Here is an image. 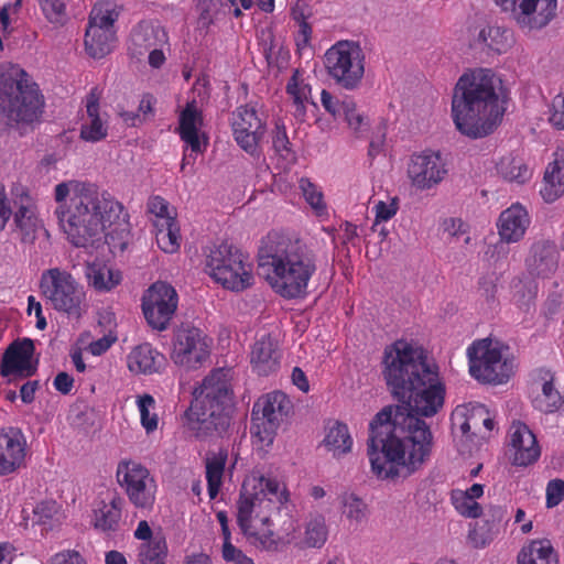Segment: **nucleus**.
<instances>
[{
	"label": "nucleus",
	"instance_id": "obj_1",
	"mask_svg": "<svg viewBox=\"0 0 564 564\" xmlns=\"http://www.w3.org/2000/svg\"><path fill=\"white\" fill-rule=\"evenodd\" d=\"M383 365L388 387L411 411L384 408L369 424L371 470L384 480L409 477L430 460L434 437L417 415L437 414L444 406L446 388L436 364L405 340L386 348Z\"/></svg>",
	"mask_w": 564,
	"mask_h": 564
},
{
	"label": "nucleus",
	"instance_id": "obj_2",
	"mask_svg": "<svg viewBox=\"0 0 564 564\" xmlns=\"http://www.w3.org/2000/svg\"><path fill=\"white\" fill-rule=\"evenodd\" d=\"M54 199L61 229L76 248L87 249L101 241L107 226H115L112 232L121 237L127 235L122 205L93 184L62 182L54 188Z\"/></svg>",
	"mask_w": 564,
	"mask_h": 564
},
{
	"label": "nucleus",
	"instance_id": "obj_3",
	"mask_svg": "<svg viewBox=\"0 0 564 564\" xmlns=\"http://www.w3.org/2000/svg\"><path fill=\"white\" fill-rule=\"evenodd\" d=\"M258 264L271 289L286 300L304 299L317 269L315 256L304 242L276 230L261 239Z\"/></svg>",
	"mask_w": 564,
	"mask_h": 564
},
{
	"label": "nucleus",
	"instance_id": "obj_4",
	"mask_svg": "<svg viewBox=\"0 0 564 564\" xmlns=\"http://www.w3.org/2000/svg\"><path fill=\"white\" fill-rule=\"evenodd\" d=\"M501 85L489 68H475L459 77L452 97V118L462 134L484 138L499 126L505 112L499 97Z\"/></svg>",
	"mask_w": 564,
	"mask_h": 564
},
{
	"label": "nucleus",
	"instance_id": "obj_5",
	"mask_svg": "<svg viewBox=\"0 0 564 564\" xmlns=\"http://www.w3.org/2000/svg\"><path fill=\"white\" fill-rule=\"evenodd\" d=\"M290 501L291 494L284 481L260 471L246 476L237 501V523L253 546L261 533L272 527L273 512Z\"/></svg>",
	"mask_w": 564,
	"mask_h": 564
},
{
	"label": "nucleus",
	"instance_id": "obj_6",
	"mask_svg": "<svg viewBox=\"0 0 564 564\" xmlns=\"http://www.w3.org/2000/svg\"><path fill=\"white\" fill-rule=\"evenodd\" d=\"M232 390L229 370L217 369L194 392L185 413L186 426L196 437L224 433L230 424Z\"/></svg>",
	"mask_w": 564,
	"mask_h": 564
},
{
	"label": "nucleus",
	"instance_id": "obj_7",
	"mask_svg": "<svg viewBox=\"0 0 564 564\" xmlns=\"http://www.w3.org/2000/svg\"><path fill=\"white\" fill-rule=\"evenodd\" d=\"M0 106L21 133L40 119L42 97L36 84L31 82L26 72L19 65H0Z\"/></svg>",
	"mask_w": 564,
	"mask_h": 564
},
{
	"label": "nucleus",
	"instance_id": "obj_8",
	"mask_svg": "<svg viewBox=\"0 0 564 564\" xmlns=\"http://www.w3.org/2000/svg\"><path fill=\"white\" fill-rule=\"evenodd\" d=\"M470 376L482 383L502 384L514 371L508 347L499 340L482 338L473 341L466 350Z\"/></svg>",
	"mask_w": 564,
	"mask_h": 564
},
{
	"label": "nucleus",
	"instance_id": "obj_9",
	"mask_svg": "<svg viewBox=\"0 0 564 564\" xmlns=\"http://www.w3.org/2000/svg\"><path fill=\"white\" fill-rule=\"evenodd\" d=\"M206 267L210 276L229 291L242 292L254 283L249 257L231 243L221 242L210 249Z\"/></svg>",
	"mask_w": 564,
	"mask_h": 564
},
{
	"label": "nucleus",
	"instance_id": "obj_10",
	"mask_svg": "<svg viewBox=\"0 0 564 564\" xmlns=\"http://www.w3.org/2000/svg\"><path fill=\"white\" fill-rule=\"evenodd\" d=\"M44 299L58 312L79 318L86 312V292L75 278L58 268L46 270L40 280Z\"/></svg>",
	"mask_w": 564,
	"mask_h": 564
},
{
	"label": "nucleus",
	"instance_id": "obj_11",
	"mask_svg": "<svg viewBox=\"0 0 564 564\" xmlns=\"http://www.w3.org/2000/svg\"><path fill=\"white\" fill-rule=\"evenodd\" d=\"M324 57L326 70L337 85L349 90L360 85L366 55L359 43L338 41L326 51Z\"/></svg>",
	"mask_w": 564,
	"mask_h": 564
},
{
	"label": "nucleus",
	"instance_id": "obj_12",
	"mask_svg": "<svg viewBox=\"0 0 564 564\" xmlns=\"http://www.w3.org/2000/svg\"><path fill=\"white\" fill-rule=\"evenodd\" d=\"M119 14V7L111 0H100L91 9L84 44L93 58H102L113 50L117 41L115 23Z\"/></svg>",
	"mask_w": 564,
	"mask_h": 564
},
{
	"label": "nucleus",
	"instance_id": "obj_13",
	"mask_svg": "<svg viewBox=\"0 0 564 564\" xmlns=\"http://www.w3.org/2000/svg\"><path fill=\"white\" fill-rule=\"evenodd\" d=\"M290 399L281 391H274L261 397L252 409L251 433L260 442L270 444L289 414Z\"/></svg>",
	"mask_w": 564,
	"mask_h": 564
},
{
	"label": "nucleus",
	"instance_id": "obj_14",
	"mask_svg": "<svg viewBox=\"0 0 564 564\" xmlns=\"http://www.w3.org/2000/svg\"><path fill=\"white\" fill-rule=\"evenodd\" d=\"M523 31H540L556 17L557 0H495Z\"/></svg>",
	"mask_w": 564,
	"mask_h": 564
},
{
	"label": "nucleus",
	"instance_id": "obj_15",
	"mask_svg": "<svg viewBox=\"0 0 564 564\" xmlns=\"http://www.w3.org/2000/svg\"><path fill=\"white\" fill-rule=\"evenodd\" d=\"M212 343L199 328L182 327L174 334L171 359L186 370L198 369L208 360Z\"/></svg>",
	"mask_w": 564,
	"mask_h": 564
},
{
	"label": "nucleus",
	"instance_id": "obj_16",
	"mask_svg": "<svg viewBox=\"0 0 564 564\" xmlns=\"http://www.w3.org/2000/svg\"><path fill=\"white\" fill-rule=\"evenodd\" d=\"M202 111L195 100L187 102L178 116V134L185 148L181 162V171L185 172L187 165H193L196 158L203 154L209 144V137L203 129Z\"/></svg>",
	"mask_w": 564,
	"mask_h": 564
},
{
	"label": "nucleus",
	"instance_id": "obj_17",
	"mask_svg": "<svg viewBox=\"0 0 564 564\" xmlns=\"http://www.w3.org/2000/svg\"><path fill=\"white\" fill-rule=\"evenodd\" d=\"M117 480L130 502L137 508H150L155 501L156 484L140 463L126 460L118 464Z\"/></svg>",
	"mask_w": 564,
	"mask_h": 564
},
{
	"label": "nucleus",
	"instance_id": "obj_18",
	"mask_svg": "<svg viewBox=\"0 0 564 564\" xmlns=\"http://www.w3.org/2000/svg\"><path fill=\"white\" fill-rule=\"evenodd\" d=\"M232 135L237 144L248 154L257 155L267 132L265 118L257 105L238 107L231 118Z\"/></svg>",
	"mask_w": 564,
	"mask_h": 564
},
{
	"label": "nucleus",
	"instance_id": "obj_19",
	"mask_svg": "<svg viewBox=\"0 0 564 564\" xmlns=\"http://www.w3.org/2000/svg\"><path fill=\"white\" fill-rule=\"evenodd\" d=\"M448 169L440 152L425 150L410 155L406 177L416 191H430L447 176Z\"/></svg>",
	"mask_w": 564,
	"mask_h": 564
},
{
	"label": "nucleus",
	"instance_id": "obj_20",
	"mask_svg": "<svg viewBox=\"0 0 564 564\" xmlns=\"http://www.w3.org/2000/svg\"><path fill=\"white\" fill-rule=\"evenodd\" d=\"M178 296L175 289L165 282H155L142 296V311L149 325L164 330L177 308Z\"/></svg>",
	"mask_w": 564,
	"mask_h": 564
},
{
	"label": "nucleus",
	"instance_id": "obj_21",
	"mask_svg": "<svg viewBox=\"0 0 564 564\" xmlns=\"http://www.w3.org/2000/svg\"><path fill=\"white\" fill-rule=\"evenodd\" d=\"M12 194L15 207L12 215L19 240L23 245H33L41 232H46L36 202L24 187L17 188Z\"/></svg>",
	"mask_w": 564,
	"mask_h": 564
},
{
	"label": "nucleus",
	"instance_id": "obj_22",
	"mask_svg": "<svg viewBox=\"0 0 564 564\" xmlns=\"http://www.w3.org/2000/svg\"><path fill=\"white\" fill-rule=\"evenodd\" d=\"M28 443L17 427L0 429V477L17 473L25 467Z\"/></svg>",
	"mask_w": 564,
	"mask_h": 564
},
{
	"label": "nucleus",
	"instance_id": "obj_23",
	"mask_svg": "<svg viewBox=\"0 0 564 564\" xmlns=\"http://www.w3.org/2000/svg\"><path fill=\"white\" fill-rule=\"evenodd\" d=\"M558 263L557 247L549 239L534 241L524 260L525 270L533 279H551L556 273Z\"/></svg>",
	"mask_w": 564,
	"mask_h": 564
},
{
	"label": "nucleus",
	"instance_id": "obj_24",
	"mask_svg": "<svg viewBox=\"0 0 564 564\" xmlns=\"http://www.w3.org/2000/svg\"><path fill=\"white\" fill-rule=\"evenodd\" d=\"M34 345L31 339L15 340L6 350L0 373L3 377L26 378L36 370L33 360Z\"/></svg>",
	"mask_w": 564,
	"mask_h": 564
},
{
	"label": "nucleus",
	"instance_id": "obj_25",
	"mask_svg": "<svg viewBox=\"0 0 564 564\" xmlns=\"http://www.w3.org/2000/svg\"><path fill=\"white\" fill-rule=\"evenodd\" d=\"M512 463L528 466L540 457L541 451L536 437L529 426L522 422H513L508 432Z\"/></svg>",
	"mask_w": 564,
	"mask_h": 564
},
{
	"label": "nucleus",
	"instance_id": "obj_26",
	"mask_svg": "<svg viewBox=\"0 0 564 564\" xmlns=\"http://www.w3.org/2000/svg\"><path fill=\"white\" fill-rule=\"evenodd\" d=\"M531 223L528 210L520 203H514L505 209L497 221L500 240L506 243L520 241Z\"/></svg>",
	"mask_w": 564,
	"mask_h": 564
},
{
	"label": "nucleus",
	"instance_id": "obj_27",
	"mask_svg": "<svg viewBox=\"0 0 564 564\" xmlns=\"http://www.w3.org/2000/svg\"><path fill=\"white\" fill-rule=\"evenodd\" d=\"M86 115L80 124L79 138L83 141L96 143L108 135V120L101 116L99 108V95L93 89L85 100Z\"/></svg>",
	"mask_w": 564,
	"mask_h": 564
},
{
	"label": "nucleus",
	"instance_id": "obj_28",
	"mask_svg": "<svg viewBox=\"0 0 564 564\" xmlns=\"http://www.w3.org/2000/svg\"><path fill=\"white\" fill-rule=\"evenodd\" d=\"M169 43L166 31L152 22H141L131 31L128 51L133 57H141L155 46H165Z\"/></svg>",
	"mask_w": 564,
	"mask_h": 564
},
{
	"label": "nucleus",
	"instance_id": "obj_29",
	"mask_svg": "<svg viewBox=\"0 0 564 564\" xmlns=\"http://www.w3.org/2000/svg\"><path fill=\"white\" fill-rule=\"evenodd\" d=\"M127 367L134 375L151 376L165 369L166 358L152 345L144 343L128 354Z\"/></svg>",
	"mask_w": 564,
	"mask_h": 564
},
{
	"label": "nucleus",
	"instance_id": "obj_30",
	"mask_svg": "<svg viewBox=\"0 0 564 564\" xmlns=\"http://www.w3.org/2000/svg\"><path fill=\"white\" fill-rule=\"evenodd\" d=\"M280 358L278 344L270 335L260 337L251 347L250 364L260 376L275 372L280 367Z\"/></svg>",
	"mask_w": 564,
	"mask_h": 564
},
{
	"label": "nucleus",
	"instance_id": "obj_31",
	"mask_svg": "<svg viewBox=\"0 0 564 564\" xmlns=\"http://www.w3.org/2000/svg\"><path fill=\"white\" fill-rule=\"evenodd\" d=\"M302 533L296 520H289L283 523L281 534L276 535L272 527L268 528L261 538L256 542V549L267 552H279L286 545H294L301 549Z\"/></svg>",
	"mask_w": 564,
	"mask_h": 564
},
{
	"label": "nucleus",
	"instance_id": "obj_32",
	"mask_svg": "<svg viewBox=\"0 0 564 564\" xmlns=\"http://www.w3.org/2000/svg\"><path fill=\"white\" fill-rule=\"evenodd\" d=\"M540 194L546 203H553L564 195V149H557L546 165Z\"/></svg>",
	"mask_w": 564,
	"mask_h": 564
},
{
	"label": "nucleus",
	"instance_id": "obj_33",
	"mask_svg": "<svg viewBox=\"0 0 564 564\" xmlns=\"http://www.w3.org/2000/svg\"><path fill=\"white\" fill-rule=\"evenodd\" d=\"M85 276L88 286L99 293H108L121 284L122 272L112 264L102 261L87 263Z\"/></svg>",
	"mask_w": 564,
	"mask_h": 564
},
{
	"label": "nucleus",
	"instance_id": "obj_34",
	"mask_svg": "<svg viewBox=\"0 0 564 564\" xmlns=\"http://www.w3.org/2000/svg\"><path fill=\"white\" fill-rule=\"evenodd\" d=\"M514 43L511 30L496 25L482 24L478 28L474 44L482 50H489L497 54L508 52Z\"/></svg>",
	"mask_w": 564,
	"mask_h": 564
},
{
	"label": "nucleus",
	"instance_id": "obj_35",
	"mask_svg": "<svg viewBox=\"0 0 564 564\" xmlns=\"http://www.w3.org/2000/svg\"><path fill=\"white\" fill-rule=\"evenodd\" d=\"M517 564H560L558 554L549 539L528 541L517 555Z\"/></svg>",
	"mask_w": 564,
	"mask_h": 564
},
{
	"label": "nucleus",
	"instance_id": "obj_36",
	"mask_svg": "<svg viewBox=\"0 0 564 564\" xmlns=\"http://www.w3.org/2000/svg\"><path fill=\"white\" fill-rule=\"evenodd\" d=\"M487 408L480 403H468L456 406L452 413V425L458 429L463 435L481 431V423Z\"/></svg>",
	"mask_w": 564,
	"mask_h": 564
},
{
	"label": "nucleus",
	"instance_id": "obj_37",
	"mask_svg": "<svg viewBox=\"0 0 564 564\" xmlns=\"http://www.w3.org/2000/svg\"><path fill=\"white\" fill-rule=\"evenodd\" d=\"M286 94L294 107V116L300 120L306 115V107L312 101V88L304 77V73L295 69L286 84Z\"/></svg>",
	"mask_w": 564,
	"mask_h": 564
},
{
	"label": "nucleus",
	"instance_id": "obj_38",
	"mask_svg": "<svg viewBox=\"0 0 564 564\" xmlns=\"http://www.w3.org/2000/svg\"><path fill=\"white\" fill-rule=\"evenodd\" d=\"M352 437L349 429L345 423L334 421L329 422L325 427L323 446L334 457H341L348 454L352 448Z\"/></svg>",
	"mask_w": 564,
	"mask_h": 564
},
{
	"label": "nucleus",
	"instance_id": "obj_39",
	"mask_svg": "<svg viewBox=\"0 0 564 564\" xmlns=\"http://www.w3.org/2000/svg\"><path fill=\"white\" fill-rule=\"evenodd\" d=\"M497 173L507 182L522 185L532 178L533 172L518 155L502 156L496 165Z\"/></svg>",
	"mask_w": 564,
	"mask_h": 564
},
{
	"label": "nucleus",
	"instance_id": "obj_40",
	"mask_svg": "<svg viewBox=\"0 0 564 564\" xmlns=\"http://www.w3.org/2000/svg\"><path fill=\"white\" fill-rule=\"evenodd\" d=\"M227 458L228 453L225 449L210 453L206 457V480L210 499H215L220 491Z\"/></svg>",
	"mask_w": 564,
	"mask_h": 564
},
{
	"label": "nucleus",
	"instance_id": "obj_41",
	"mask_svg": "<svg viewBox=\"0 0 564 564\" xmlns=\"http://www.w3.org/2000/svg\"><path fill=\"white\" fill-rule=\"evenodd\" d=\"M328 528L325 517L319 513L310 514L305 522L304 533L301 539V549H321L327 541Z\"/></svg>",
	"mask_w": 564,
	"mask_h": 564
},
{
	"label": "nucleus",
	"instance_id": "obj_42",
	"mask_svg": "<svg viewBox=\"0 0 564 564\" xmlns=\"http://www.w3.org/2000/svg\"><path fill=\"white\" fill-rule=\"evenodd\" d=\"M64 512L54 500H43L33 509V523L42 527L43 531L52 530L62 524Z\"/></svg>",
	"mask_w": 564,
	"mask_h": 564
},
{
	"label": "nucleus",
	"instance_id": "obj_43",
	"mask_svg": "<svg viewBox=\"0 0 564 564\" xmlns=\"http://www.w3.org/2000/svg\"><path fill=\"white\" fill-rule=\"evenodd\" d=\"M538 284L531 276H518L511 282V301L522 311H529L534 304Z\"/></svg>",
	"mask_w": 564,
	"mask_h": 564
},
{
	"label": "nucleus",
	"instance_id": "obj_44",
	"mask_svg": "<svg viewBox=\"0 0 564 564\" xmlns=\"http://www.w3.org/2000/svg\"><path fill=\"white\" fill-rule=\"evenodd\" d=\"M121 519V500L112 499L109 502L101 501L94 511V527L101 531H113Z\"/></svg>",
	"mask_w": 564,
	"mask_h": 564
},
{
	"label": "nucleus",
	"instance_id": "obj_45",
	"mask_svg": "<svg viewBox=\"0 0 564 564\" xmlns=\"http://www.w3.org/2000/svg\"><path fill=\"white\" fill-rule=\"evenodd\" d=\"M543 379L544 381L541 387V392L534 398L533 405L541 412L553 413L561 408L563 399L553 386L552 375L546 372Z\"/></svg>",
	"mask_w": 564,
	"mask_h": 564
},
{
	"label": "nucleus",
	"instance_id": "obj_46",
	"mask_svg": "<svg viewBox=\"0 0 564 564\" xmlns=\"http://www.w3.org/2000/svg\"><path fill=\"white\" fill-rule=\"evenodd\" d=\"M299 189L304 200L316 216L322 217L327 215V204L323 191L317 184L313 183L307 177H302L299 180Z\"/></svg>",
	"mask_w": 564,
	"mask_h": 564
},
{
	"label": "nucleus",
	"instance_id": "obj_47",
	"mask_svg": "<svg viewBox=\"0 0 564 564\" xmlns=\"http://www.w3.org/2000/svg\"><path fill=\"white\" fill-rule=\"evenodd\" d=\"M341 514L350 523H361L368 517V507L365 501L352 492H344L339 497Z\"/></svg>",
	"mask_w": 564,
	"mask_h": 564
},
{
	"label": "nucleus",
	"instance_id": "obj_48",
	"mask_svg": "<svg viewBox=\"0 0 564 564\" xmlns=\"http://www.w3.org/2000/svg\"><path fill=\"white\" fill-rule=\"evenodd\" d=\"M167 545L163 538H154L139 546L138 561L140 564H165Z\"/></svg>",
	"mask_w": 564,
	"mask_h": 564
},
{
	"label": "nucleus",
	"instance_id": "obj_49",
	"mask_svg": "<svg viewBox=\"0 0 564 564\" xmlns=\"http://www.w3.org/2000/svg\"><path fill=\"white\" fill-rule=\"evenodd\" d=\"M155 239L159 248L165 253H174L181 247L180 226L177 221L155 227Z\"/></svg>",
	"mask_w": 564,
	"mask_h": 564
},
{
	"label": "nucleus",
	"instance_id": "obj_50",
	"mask_svg": "<svg viewBox=\"0 0 564 564\" xmlns=\"http://www.w3.org/2000/svg\"><path fill=\"white\" fill-rule=\"evenodd\" d=\"M135 404L140 413L142 427L148 434L154 432L159 425V416L154 412L156 404L154 398L149 393L138 395Z\"/></svg>",
	"mask_w": 564,
	"mask_h": 564
},
{
	"label": "nucleus",
	"instance_id": "obj_51",
	"mask_svg": "<svg viewBox=\"0 0 564 564\" xmlns=\"http://www.w3.org/2000/svg\"><path fill=\"white\" fill-rule=\"evenodd\" d=\"M37 3L48 23L54 26H63L67 22L66 0H37Z\"/></svg>",
	"mask_w": 564,
	"mask_h": 564
},
{
	"label": "nucleus",
	"instance_id": "obj_52",
	"mask_svg": "<svg viewBox=\"0 0 564 564\" xmlns=\"http://www.w3.org/2000/svg\"><path fill=\"white\" fill-rule=\"evenodd\" d=\"M148 210L153 215V225L165 226L176 221V212L163 197L153 196L148 202Z\"/></svg>",
	"mask_w": 564,
	"mask_h": 564
},
{
	"label": "nucleus",
	"instance_id": "obj_53",
	"mask_svg": "<svg viewBox=\"0 0 564 564\" xmlns=\"http://www.w3.org/2000/svg\"><path fill=\"white\" fill-rule=\"evenodd\" d=\"M341 117L347 122L349 129L357 135H361L369 128L368 118L361 112L354 100L345 99Z\"/></svg>",
	"mask_w": 564,
	"mask_h": 564
},
{
	"label": "nucleus",
	"instance_id": "obj_54",
	"mask_svg": "<svg viewBox=\"0 0 564 564\" xmlns=\"http://www.w3.org/2000/svg\"><path fill=\"white\" fill-rule=\"evenodd\" d=\"M451 501L455 510L465 518L476 519L481 516L482 509L480 505L469 498L466 492L455 489L451 494Z\"/></svg>",
	"mask_w": 564,
	"mask_h": 564
},
{
	"label": "nucleus",
	"instance_id": "obj_55",
	"mask_svg": "<svg viewBox=\"0 0 564 564\" xmlns=\"http://www.w3.org/2000/svg\"><path fill=\"white\" fill-rule=\"evenodd\" d=\"M399 207L400 199L398 196H387L386 199L376 200L372 207L375 213L372 229H375L376 226L392 219L397 215Z\"/></svg>",
	"mask_w": 564,
	"mask_h": 564
},
{
	"label": "nucleus",
	"instance_id": "obj_56",
	"mask_svg": "<svg viewBox=\"0 0 564 564\" xmlns=\"http://www.w3.org/2000/svg\"><path fill=\"white\" fill-rule=\"evenodd\" d=\"M545 497L547 508L558 506L564 499V480L558 478L550 480L546 485Z\"/></svg>",
	"mask_w": 564,
	"mask_h": 564
},
{
	"label": "nucleus",
	"instance_id": "obj_57",
	"mask_svg": "<svg viewBox=\"0 0 564 564\" xmlns=\"http://www.w3.org/2000/svg\"><path fill=\"white\" fill-rule=\"evenodd\" d=\"M272 143L275 152L279 153L280 155L289 158L292 154L290 148L291 143L289 141L286 130L283 124H275L272 135Z\"/></svg>",
	"mask_w": 564,
	"mask_h": 564
},
{
	"label": "nucleus",
	"instance_id": "obj_58",
	"mask_svg": "<svg viewBox=\"0 0 564 564\" xmlns=\"http://www.w3.org/2000/svg\"><path fill=\"white\" fill-rule=\"evenodd\" d=\"M549 120L556 129L564 130V88L552 100Z\"/></svg>",
	"mask_w": 564,
	"mask_h": 564
},
{
	"label": "nucleus",
	"instance_id": "obj_59",
	"mask_svg": "<svg viewBox=\"0 0 564 564\" xmlns=\"http://www.w3.org/2000/svg\"><path fill=\"white\" fill-rule=\"evenodd\" d=\"M468 543L475 549H484L494 540L489 530L484 527H475L469 530L467 535Z\"/></svg>",
	"mask_w": 564,
	"mask_h": 564
},
{
	"label": "nucleus",
	"instance_id": "obj_60",
	"mask_svg": "<svg viewBox=\"0 0 564 564\" xmlns=\"http://www.w3.org/2000/svg\"><path fill=\"white\" fill-rule=\"evenodd\" d=\"M221 554L226 562L234 564H243L250 558L231 543V539L224 541Z\"/></svg>",
	"mask_w": 564,
	"mask_h": 564
},
{
	"label": "nucleus",
	"instance_id": "obj_61",
	"mask_svg": "<svg viewBox=\"0 0 564 564\" xmlns=\"http://www.w3.org/2000/svg\"><path fill=\"white\" fill-rule=\"evenodd\" d=\"M321 102L324 109L334 118H341L344 100H338L328 90L323 89L321 93Z\"/></svg>",
	"mask_w": 564,
	"mask_h": 564
},
{
	"label": "nucleus",
	"instance_id": "obj_62",
	"mask_svg": "<svg viewBox=\"0 0 564 564\" xmlns=\"http://www.w3.org/2000/svg\"><path fill=\"white\" fill-rule=\"evenodd\" d=\"M12 216V208L7 196L6 187L0 183V231H2Z\"/></svg>",
	"mask_w": 564,
	"mask_h": 564
},
{
	"label": "nucleus",
	"instance_id": "obj_63",
	"mask_svg": "<svg viewBox=\"0 0 564 564\" xmlns=\"http://www.w3.org/2000/svg\"><path fill=\"white\" fill-rule=\"evenodd\" d=\"M50 564H86V562L79 553L67 551L55 554L51 558Z\"/></svg>",
	"mask_w": 564,
	"mask_h": 564
},
{
	"label": "nucleus",
	"instance_id": "obj_64",
	"mask_svg": "<svg viewBox=\"0 0 564 564\" xmlns=\"http://www.w3.org/2000/svg\"><path fill=\"white\" fill-rule=\"evenodd\" d=\"M115 341H116V337H113L111 335H106L97 340L91 341L88 346V350L94 356H99V355L104 354L105 351H107L112 346V344Z\"/></svg>",
	"mask_w": 564,
	"mask_h": 564
}]
</instances>
